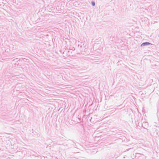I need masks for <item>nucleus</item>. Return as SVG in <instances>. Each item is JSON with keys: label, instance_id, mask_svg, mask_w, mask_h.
<instances>
[{"label": "nucleus", "instance_id": "f257e3e1", "mask_svg": "<svg viewBox=\"0 0 159 159\" xmlns=\"http://www.w3.org/2000/svg\"><path fill=\"white\" fill-rule=\"evenodd\" d=\"M150 44V43H149L146 42V43H143L142 44L141 46H144V45H148V44Z\"/></svg>", "mask_w": 159, "mask_h": 159}, {"label": "nucleus", "instance_id": "f03ea898", "mask_svg": "<svg viewBox=\"0 0 159 159\" xmlns=\"http://www.w3.org/2000/svg\"><path fill=\"white\" fill-rule=\"evenodd\" d=\"M92 4L93 6H94L95 5V2H92Z\"/></svg>", "mask_w": 159, "mask_h": 159}]
</instances>
